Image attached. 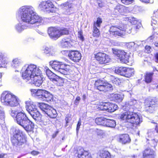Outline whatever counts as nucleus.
<instances>
[{"label": "nucleus", "mask_w": 158, "mask_h": 158, "mask_svg": "<svg viewBox=\"0 0 158 158\" xmlns=\"http://www.w3.org/2000/svg\"><path fill=\"white\" fill-rule=\"evenodd\" d=\"M12 130L13 131V135L11 139L12 143L16 146L24 144L26 142V139L22 132L17 128H13Z\"/></svg>", "instance_id": "0eeeda50"}, {"label": "nucleus", "mask_w": 158, "mask_h": 158, "mask_svg": "<svg viewBox=\"0 0 158 158\" xmlns=\"http://www.w3.org/2000/svg\"><path fill=\"white\" fill-rule=\"evenodd\" d=\"M98 6L100 7H102L104 6V4L102 2L98 3Z\"/></svg>", "instance_id": "e2e57ef3"}, {"label": "nucleus", "mask_w": 158, "mask_h": 158, "mask_svg": "<svg viewBox=\"0 0 158 158\" xmlns=\"http://www.w3.org/2000/svg\"><path fill=\"white\" fill-rule=\"evenodd\" d=\"M154 151L149 148L145 149L143 152V158H154Z\"/></svg>", "instance_id": "aec40b11"}, {"label": "nucleus", "mask_w": 158, "mask_h": 158, "mask_svg": "<svg viewBox=\"0 0 158 158\" xmlns=\"http://www.w3.org/2000/svg\"><path fill=\"white\" fill-rule=\"evenodd\" d=\"M71 42L72 41L70 39L64 38L60 41V45L64 48L68 47L71 46Z\"/></svg>", "instance_id": "b1692460"}, {"label": "nucleus", "mask_w": 158, "mask_h": 158, "mask_svg": "<svg viewBox=\"0 0 158 158\" xmlns=\"http://www.w3.org/2000/svg\"><path fill=\"white\" fill-rule=\"evenodd\" d=\"M153 73H147L145 75V81L147 83L151 82L152 80Z\"/></svg>", "instance_id": "e433bc0d"}, {"label": "nucleus", "mask_w": 158, "mask_h": 158, "mask_svg": "<svg viewBox=\"0 0 158 158\" xmlns=\"http://www.w3.org/2000/svg\"><path fill=\"white\" fill-rule=\"evenodd\" d=\"M145 110L150 113H152L154 110V105L155 102L153 100L150 99H146L144 102Z\"/></svg>", "instance_id": "4468645a"}, {"label": "nucleus", "mask_w": 158, "mask_h": 158, "mask_svg": "<svg viewBox=\"0 0 158 158\" xmlns=\"http://www.w3.org/2000/svg\"><path fill=\"white\" fill-rule=\"evenodd\" d=\"M27 110L32 118L37 122H41L42 121V115L37 109L36 106L31 104L28 106Z\"/></svg>", "instance_id": "1a4fd4ad"}, {"label": "nucleus", "mask_w": 158, "mask_h": 158, "mask_svg": "<svg viewBox=\"0 0 158 158\" xmlns=\"http://www.w3.org/2000/svg\"><path fill=\"white\" fill-rule=\"evenodd\" d=\"M37 32L40 35H45V33L43 31H41L39 30H38Z\"/></svg>", "instance_id": "052dcab7"}, {"label": "nucleus", "mask_w": 158, "mask_h": 158, "mask_svg": "<svg viewBox=\"0 0 158 158\" xmlns=\"http://www.w3.org/2000/svg\"><path fill=\"white\" fill-rule=\"evenodd\" d=\"M61 6L64 7L68 6L69 8H71V3L69 2H66L61 4Z\"/></svg>", "instance_id": "3c124183"}, {"label": "nucleus", "mask_w": 158, "mask_h": 158, "mask_svg": "<svg viewBox=\"0 0 158 158\" xmlns=\"http://www.w3.org/2000/svg\"><path fill=\"white\" fill-rule=\"evenodd\" d=\"M131 141L129 135L127 134H121L119 136L118 141L123 144L129 143Z\"/></svg>", "instance_id": "a211bd4d"}, {"label": "nucleus", "mask_w": 158, "mask_h": 158, "mask_svg": "<svg viewBox=\"0 0 158 158\" xmlns=\"http://www.w3.org/2000/svg\"><path fill=\"white\" fill-rule=\"evenodd\" d=\"M46 73L49 78L53 82L58 77L49 69L46 70Z\"/></svg>", "instance_id": "393cba45"}, {"label": "nucleus", "mask_w": 158, "mask_h": 158, "mask_svg": "<svg viewBox=\"0 0 158 158\" xmlns=\"http://www.w3.org/2000/svg\"><path fill=\"white\" fill-rule=\"evenodd\" d=\"M7 63L4 54L0 52V68L5 67Z\"/></svg>", "instance_id": "a878e982"}, {"label": "nucleus", "mask_w": 158, "mask_h": 158, "mask_svg": "<svg viewBox=\"0 0 158 158\" xmlns=\"http://www.w3.org/2000/svg\"><path fill=\"white\" fill-rule=\"evenodd\" d=\"M114 97L116 100L119 101H121L123 99V95H122L117 94H114Z\"/></svg>", "instance_id": "a18cd8bd"}, {"label": "nucleus", "mask_w": 158, "mask_h": 158, "mask_svg": "<svg viewBox=\"0 0 158 158\" xmlns=\"http://www.w3.org/2000/svg\"><path fill=\"white\" fill-rule=\"evenodd\" d=\"M53 99V95L52 94L45 90L43 91V94L41 98L42 100L49 102L52 100Z\"/></svg>", "instance_id": "4be33fe9"}, {"label": "nucleus", "mask_w": 158, "mask_h": 158, "mask_svg": "<svg viewBox=\"0 0 158 158\" xmlns=\"http://www.w3.org/2000/svg\"><path fill=\"white\" fill-rule=\"evenodd\" d=\"M134 72L133 69L127 68L124 76L127 77H130L133 75Z\"/></svg>", "instance_id": "a19ab883"}, {"label": "nucleus", "mask_w": 158, "mask_h": 158, "mask_svg": "<svg viewBox=\"0 0 158 158\" xmlns=\"http://www.w3.org/2000/svg\"><path fill=\"white\" fill-rule=\"evenodd\" d=\"M6 155L5 154H0V158H3Z\"/></svg>", "instance_id": "0e129e2a"}, {"label": "nucleus", "mask_w": 158, "mask_h": 158, "mask_svg": "<svg viewBox=\"0 0 158 158\" xmlns=\"http://www.w3.org/2000/svg\"><path fill=\"white\" fill-rule=\"evenodd\" d=\"M113 53L119 59L120 61L127 64L128 62L129 56L123 50L116 48H112Z\"/></svg>", "instance_id": "9d476101"}, {"label": "nucleus", "mask_w": 158, "mask_h": 158, "mask_svg": "<svg viewBox=\"0 0 158 158\" xmlns=\"http://www.w3.org/2000/svg\"><path fill=\"white\" fill-rule=\"evenodd\" d=\"M95 88L100 91L105 92L113 89L112 85L109 83L100 80L96 81L94 83Z\"/></svg>", "instance_id": "6e6552de"}, {"label": "nucleus", "mask_w": 158, "mask_h": 158, "mask_svg": "<svg viewBox=\"0 0 158 158\" xmlns=\"http://www.w3.org/2000/svg\"><path fill=\"white\" fill-rule=\"evenodd\" d=\"M58 34L59 35V37L63 35H67L69 34V31L66 28L62 29L59 30Z\"/></svg>", "instance_id": "37998d69"}, {"label": "nucleus", "mask_w": 158, "mask_h": 158, "mask_svg": "<svg viewBox=\"0 0 158 158\" xmlns=\"http://www.w3.org/2000/svg\"><path fill=\"white\" fill-rule=\"evenodd\" d=\"M72 120V118L71 115L70 114L67 115L65 118V120L66 121V124L65 125V127H66L68 125V123L70 122Z\"/></svg>", "instance_id": "de8ad7c7"}, {"label": "nucleus", "mask_w": 158, "mask_h": 158, "mask_svg": "<svg viewBox=\"0 0 158 158\" xmlns=\"http://www.w3.org/2000/svg\"><path fill=\"white\" fill-rule=\"evenodd\" d=\"M105 126L107 127L114 128L116 126V122L114 120L108 119H106Z\"/></svg>", "instance_id": "c85d7f7f"}, {"label": "nucleus", "mask_w": 158, "mask_h": 158, "mask_svg": "<svg viewBox=\"0 0 158 158\" xmlns=\"http://www.w3.org/2000/svg\"><path fill=\"white\" fill-rule=\"evenodd\" d=\"M155 61L156 63H158V52L156 53L155 56Z\"/></svg>", "instance_id": "4d7b16f0"}, {"label": "nucleus", "mask_w": 158, "mask_h": 158, "mask_svg": "<svg viewBox=\"0 0 158 158\" xmlns=\"http://www.w3.org/2000/svg\"><path fill=\"white\" fill-rule=\"evenodd\" d=\"M17 15L19 16L20 15L22 21L29 24L44 23V19L37 15L33 7L31 6L22 7L19 9Z\"/></svg>", "instance_id": "f03ea898"}, {"label": "nucleus", "mask_w": 158, "mask_h": 158, "mask_svg": "<svg viewBox=\"0 0 158 158\" xmlns=\"http://www.w3.org/2000/svg\"><path fill=\"white\" fill-rule=\"evenodd\" d=\"M40 108L42 110L47 114L48 111L50 110L52 107L48 104L43 103L40 105Z\"/></svg>", "instance_id": "72a5a7b5"}, {"label": "nucleus", "mask_w": 158, "mask_h": 158, "mask_svg": "<svg viewBox=\"0 0 158 158\" xmlns=\"http://www.w3.org/2000/svg\"><path fill=\"white\" fill-rule=\"evenodd\" d=\"M21 64V60L18 58L14 59L11 62V67L15 68H18Z\"/></svg>", "instance_id": "c756f323"}, {"label": "nucleus", "mask_w": 158, "mask_h": 158, "mask_svg": "<svg viewBox=\"0 0 158 158\" xmlns=\"http://www.w3.org/2000/svg\"><path fill=\"white\" fill-rule=\"evenodd\" d=\"M108 102H102L97 106V109L99 110H106L108 111Z\"/></svg>", "instance_id": "cd10ccee"}, {"label": "nucleus", "mask_w": 158, "mask_h": 158, "mask_svg": "<svg viewBox=\"0 0 158 158\" xmlns=\"http://www.w3.org/2000/svg\"><path fill=\"white\" fill-rule=\"evenodd\" d=\"M78 156L79 158H91L89 152L83 149L77 150Z\"/></svg>", "instance_id": "412c9836"}, {"label": "nucleus", "mask_w": 158, "mask_h": 158, "mask_svg": "<svg viewBox=\"0 0 158 158\" xmlns=\"http://www.w3.org/2000/svg\"><path fill=\"white\" fill-rule=\"evenodd\" d=\"M81 99V98L80 97H77L74 102V103L76 104H77L79 102V101Z\"/></svg>", "instance_id": "5fc2aeb1"}, {"label": "nucleus", "mask_w": 158, "mask_h": 158, "mask_svg": "<svg viewBox=\"0 0 158 158\" xmlns=\"http://www.w3.org/2000/svg\"><path fill=\"white\" fill-rule=\"evenodd\" d=\"M95 57L99 63L102 64L109 63L110 61L109 56L104 53H98L95 55Z\"/></svg>", "instance_id": "ddd939ff"}, {"label": "nucleus", "mask_w": 158, "mask_h": 158, "mask_svg": "<svg viewBox=\"0 0 158 158\" xmlns=\"http://www.w3.org/2000/svg\"><path fill=\"white\" fill-rule=\"evenodd\" d=\"M22 77L26 81L31 80L37 86L39 87L43 82L41 71L39 68L34 64H26L22 69Z\"/></svg>", "instance_id": "f257e3e1"}, {"label": "nucleus", "mask_w": 158, "mask_h": 158, "mask_svg": "<svg viewBox=\"0 0 158 158\" xmlns=\"http://www.w3.org/2000/svg\"><path fill=\"white\" fill-rule=\"evenodd\" d=\"M137 102L135 100L129 101L128 104H126V106L127 110L129 111L122 114L120 116V118L123 120L132 124L138 125L142 122V120L138 115L133 112V109L136 108L135 106Z\"/></svg>", "instance_id": "20e7f679"}, {"label": "nucleus", "mask_w": 158, "mask_h": 158, "mask_svg": "<svg viewBox=\"0 0 158 158\" xmlns=\"http://www.w3.org/2000/svg\"><path fill=\"white\" fill-rule=\"evenodd\" d=\"M48 115L52 118H55L57 116V113L56 110L52 108L50 110L48 111L47 114Z\"/></svg>", "instance_id": "f704fd0d"}, {"label": "nucleus", "mask_w": 158, "mask_h": 158, "mask_svg": "<svg viewBox=\"0 0 158 158\" xmlns=\"http://www.w3.org/2000/svg\"><path fill=\"white\" fill-rule=\"evenodd\" d=\"M102 23V19L100 18H98L96 22H95L94 23V26L100 27L101 24Z\"/></svg>", "instance_id": "c03bdc74"}, {"label": "nucleus", "mask_w": 158, "mask_h": 158, "mask_svg": "<svg viewBox=\"0 0 158 158\" xmlns=\"http://www.w3.org/2000/svg\"><path fill=\"white\" fill-rule=\"evenodd\" d=\"M70 59L75 62H78L81 58V54L77 51L71 50L68 54Z\"/></svg>", "instance_id": "2eb2a0df"}, {"label": "nucleus", "mask_w": 158, "mask_h": 158, "mask_svg": "<svg viewBox=\"0 0 158 158\" xmlns=\"http://www.w3.org/2000/svg\"><path fill=\"white\" fill-rule=\"evenodd\" d=\"M12 78L14 81L16 83H17L18 85H20V84H22V82L20 81L19 78L17 75H15L13 76Z\"/></svg>", "instance_id": "49530a36"}, {"label": "nucleus", "mask_w": 158, "mask_h": 158, "mask_svg": "<svg viewBox=\"0 0 158 158\" xmlns=\"http://www.w3.org/2000/svg\"><path fill=\"white\" fill-rule=\"evenodd\" d=\"M28 27L29 26L25 25L24 23H19L15 26V29L18 32H20Z\"/></svg>", "instance_id": "bb28decb"}, {"label": "nucleus", "mask_w": 158, "mask_h": 158, "mask_svg": "<svg viewBox=\"0 0 158 158\" xmlns=\"http://www.w3.org/2000/svg\"><path fill=\"white\" fill-rule=\"evenodd\" d=\"M145 48L147 50H149V49L150 48V47L149 46H146L145 47Z\"/></svg>", "instance_id": "338daca9"}, {"label": "nucleus", "mask_w": 158, "mask_h": 158, "mask_svg": "<svg viewBox=\"0 0 158 158\" xmlns=\"http://www.w3.org/2000/svg\"><path fill=\"white\" fill-rule=\"evenodd\" d=\"M126 67H120L116 68L115 69V73L120 75L124 76L125 71L126 70Z\"/></svg>", "instance_id": "7c9ffc66"}, {"label": "nucleus", "mask_w": 158, "mask_h": 158, "mask_svg": "<svg viewBox=\"0 0 158 158\" xmlns=\"http://www.w3.org/2000/svg\"><path fill=\"white\" fill-rule=\"evenodd\" d=\"M48 33L50 36L52 38H57L59 37V35L58 34L59 29L56 28L51 27L48 29Z\"/></svg>", "instance_id": "f3484780"}, {"label": "nucleus", "mask_w": 158, "mask_h": 158, "mask_svg": "<svg viewBox=\"0 0 158 158\" xmlns=\"http://www.w3.org/2000/svg\"><path fill=\"white\" fill-rule=\"evenodd\" d=\"M40 108L42 110L47 114L48 111L50 110L52 107L48 104L43 103L40 105Z\"/></svg>", "instance_id": "473e14b6"}, {"label": "nucleus", "mask_w": 158, "mask_h": 158, "mask_svg": "<svg viewBox=\"0 0 158 158\" xmlns=\"http://www.w3.org/2000/svg\"><path fill=\"white\" fill-rule=\"evenodd\" d=\"M108 112H112L116 110L118 108V106L115 104L108 102Z\"/></svg>", "instance_id": "c9c22d12"}, {"label": "nucleus", "mask_w": 158, "mask_h": 158, "mask_svg": "<svg viewBox=\"0 0 158 158\" xmlns=\"http://www.w3.org/2000/svg\"><path fill=\"white\" fill-rule=\"evenodd\" d=\"M5 114L4 109L0 106V125L4 130H6V127L5 123Z\"/></svg>", "instance_id": "dca6fc26"}, {"label": "nucleus", "mask_w": 158, "mask_h": 158, "mask_svg": "<svg viewBox=\"0 0 158 158\" xmlns=\"http://www.w3.org/2000/svg\"><path fill=\"white\" fill-rule=\"evenodd\" d=\"M53 83L57 86H62L64 83V80L62 78L58 76Z\"/></svg>", "instance_id": "ea45409f"}, {"label": "nucleus", "mask_w": 158, "mask_h": 158, "mask_svg": "<svg viewBox=\"0 0 158 158\" xmlns=\"http://www.w3.org/2000/svg\"><path fill=\"white\" fill-rule=\"evenodd\" d=\"M78 36L80 38L81 40H83L84 39V37L82 35V32L80 31L78 32Z\"/></svg>", "instance_id": "603ef678"}, {"label": "nucleus", "mask_w": 158, "mask_h": 158, "mask_svg": "<svg viewBox=\"0 0 158 158\" xmlns=\"http://www.w3.org/2000/svg\"><path fill=\"white\" fill-rule=\"evenodd\" d=\"M126 10V7L122 5L117 6L114 8V10L116 12L118 11L120 13L125 12Z\"/></svg>", "instance_id": "4c0bfd02"}, {"label": "nucleus", "mask_w": 158, "mask_h": 158, "mask_svg": "<svg viewBox=\"0 0 158 158\" xmlns=\"http://www.w3.org/2000/svg\"><path fill=\"white\" fill-rule=\"evenodd\" d=\"M122 3L123 4L127 5L131 4L134 0H121Z\"/></svg>", "instance_id": "09e8293b"}, {"label": "nucleus", "mask_w": 158, "mask_h": 158, "mask_svg": "<svg viewBox=\"0 0 158 158\" xmlns=\"http://www.w3.org/2000/svg\"><path fill=\"white\" fill-rule=\"evenodd\" d=\"M135 43L134 42H131L128 43L127 45V47L131 48L132 47H133L135 45Z\"/></svg>", "instance_id": "864d4df0"}, {"label": "nucleus", "mask_w": 158, "mask_h": 158, "mask_svg": "<svg viewBox=\"0 0 158 158\" xmlns=\"http://www.w3.org/2000/svg\"><path fill=\"white\" fill-rule=\"evenodd\" d=\"M97 27L94 26L93 27L94 31L93 35L94 37H98L100 35L99 31Z\"/></svg>", "instance_id": "79ce46f5"}, {"label": "nucleus", "mask_w": 158, "mask_h": 158, "mask_svg": "<svg viewBox=\"0 0 158 158\" xmlns=\"http://www.w3.org/2000/svg\"><path fill=\"white\" fill-rule=\"evenodd\" d=\"M106 119L103 117L97 118L95 119V122L98 125L105 126Z\"/></svg>", "instance_id": "58836bf2"}, {"label": "nucleus", "mask_w": 158, "mask_h": 158, "mask_svg": "<svg viewBox=\"0 0 158 158\" xmlns=\"http://www.w3.org/2000/svg\"><path fill=\"white\" fill-rule=\"evenodd\" d=\"M98 158H112L110 153L106 150H101L98 153Z\"/></svg>", "instance_id": "5701e85b"}, {"label": "nucleus", "mask_w": 158, "mask_h": 158, "mask_svg": "<svg viewBox=\"0 0 158 158\" xmlns=\"http://www.w3.org/2000/svg\"><path fill=\"white\" fill-rule=\"evenodd\" d=\"M112 82L116 85L119 84L120 80L118 78H114V79H112Z\"/></svg>", "instance_id": "8fccbe9b"}, {"label": "nucleus", "mask_w": 158, "mask_h": 158, "mask_svg": "<svg viewBox=\"0 0 158 158\" xmlns=\"http://www.w3.org/2000/svg\"><path fill=\"white\" fill-rule=\"evenodd\" d=\"M18 98L13 94L5 91L1 96V101L4 105L10 107H15L19 104Z\"/></svg>", "instance_id": "39448f33"}, {"label": "nucleus", "mask_w": 158, "mask_h": 158, "mask_svg": "<svg viewBox=\"0 0 158 158\" xmlns=\"http://www.w3.org/2000/svg\"><path fill=\"white\" fill-rule=\"evenodd\" d=\"M44 52L46 54H48L49 56H55L57 54L56 49L52 46L45 47Z\"/></svg>", "instance_id": "6ab92c4d"}, {"label": "nucleus", "mask_w": 158, "mask_h": 158, "mask_svg": "<svg viewBox=\"0 0 158 158\" xmlns=\"http://www.w3.org/2000/svg\"><path fill=\"white\" fill-rule=\"evenodd\" d=\"M81 120H80L79 121H78V122L77 124V131L80 128V126H81Z\"/></svg>", "instance_id": "6e6d98bb"}, {"label": "nucleus", "mask_w": 158, "mask_h": 158, "mask_svg": "<svg viewBox=\"0 0 158 158\" xmlns=\"http://www.w3.org/2000/svg\"><path fill=\"white\" fill-rule=\"evenodd\" d=\"M133 19H134L133 21H132L131 22V23L133 24H136L137 23V21L136 20H135V18H133Z\"/></svg>", "instance_id": "680f3d73"}, {"label": "nucleus", "mask_w": 158, "mask_h": 158, "mask_svg": "<svg viewBox=\"0 0 158 158\" xmlns=\"http://www.w3.org/2000/svg\"><path fill=\"white\" fill-rule=\"evenodd\" d=\"M153 38H154V37H153V36H151L148 38V40H152V39H153Z\"/></svg>", "instance_id": "774afa93"}, {"label": "nucleus", "mask_w": 158, "mask_h": 158, "mask_svg": "<svg viewBox=\"0 0 158 158\" xmlns=\"http://www.w3.org/2000/svg\"><path fill=\"white\" fill-rule=\"evenodd\" d=\"M31 154L33 155H36L39 154V152H38L33 151L31 152Z\"/></svg>", "instance_id": "13d9d810"}, {"label": "nucleus", "mask_w": 158, "mask_h": 158, "mask_svg": "<svg viewBox=\"0 0 158 158\" xmlns=\"http://www.w3.org/2000/svg\"><path fill=\"white\" fill-rule=\"evenodd\" d=\"M39 6L43 10L48 13L54 12L56 9L52 2L50 1L42 2L40 4Z\"/></svg>", "instance_id": "f8f14e48"}, {"label": "nucleus", "mask_w": 158, "mask_h": 158, "mask_svg": "<svg viewBox=\"0 0 158 158\" xmlns=\"http://www.w3.org/2000/svg\"><path fill=\"white\" fill-rule=\"evenodd\" d=\"M154 45L156 47H158V42H155L154 43Z\"/></svg>", "instance_id": "69168bd1"}, {"label": "nucleus", "mask_w": 158, "mask_h": 158, "mask_svg": "<svg viewBox=\"0 0 158 158\" xmlns=\"http://www.w3.org/2000/svg\"><path fill=\"white\" fill-rule=\"evenodd\" d=\"M44 91V90L33 89L31 90V92L34 94V96H38L39 98H42L43 94V91Z\"/></svg>", "instance_id": "2f4dec72"}, {"label": "nucleus", "mask_w": 158, "mask_h": 158, "mask_svg": "<svg viewBox=\"0 0 158 158\" xmlns=\"http://www.w3.org/2000/svg\"><path fill=\"white\" fill-rule=\"evenodd\" d=\"M10 114L12 117H15L17 123L23 127L26 131H32L34 127V124L28 119L21 107L16 110H11Z\"/></svg>", "instance_id": "7ed1b4c3"}, {"label": "nucleus", "mask_w": 158, "mask_h": 158, "mask_svg": "<svg viewBox=\"0 0 158 158\" xmlns=\"http://www.w3.org/2000/svg\"><path fill=\"white\" fill-rule=\"evenodd\" d=\"M142 2H143L145 3H152V1H151V0H140Z\"/></svg>", "instance_id": "bf43d9fd"}, {"label": "nucleus", "mask_w": 158, "mask_h": 158, "mask_svg": "<svg viewBox=\"0 0 158 158\" xmlns=\"http://www.w3.org/2000/svg\"><path fill=\"white\" fill-rule=\"evenodd\" d=\"M52 67L55 70L64 75L68 74L69 73V69L66 67H64L62 62L54 61L52 63Z\"/></svg>", "instance_id": "9b49d317"}, {"label": "nucleus", "mask_w": 158, "mask_h": 158, "mask_svg": "<svg viewBox=\"0 0 158 158\" xmlns=\"http://www.w3.org/2000/svg\"><path fill=\"white\" fill-rule=\"evenodd\" d=\"M125 27V29L124 26L122 24L115 26H112L110 27V33L111 35L117 37L124 36L126 32L129 34L131 32V30L132 29L131 26L126 25Z\"/></svg>", "instance_id": "423d86ee"}]
</instances>
